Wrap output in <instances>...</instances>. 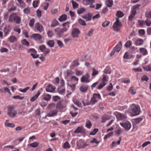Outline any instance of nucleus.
<instances>
[{
    "mask_svg": "<svg viewBox=\"0 0 151 151\" xmlns=\"http://www.w3.org/2000/svg\"><path fill=\"white\" fill-rule=\"evenodd\" d=\"M8 21L10 23H15L19 24L21 21V17L19 16L16 13L11 14L8 19Z\"/></svg>",
    "mask_w": 151,
    "mask_h": 151,
    "instance_id": "f257e3e1",
    "label": "nucleus"
},
{
    "mask_svg": "<svg viewBox=\"0 0 151 151\" xmlns=\"http://www.w3.org/2000/svg\"><path fill=\"white\" fill-rule=\"evenodd\" d=\"M131 113L132 115L135 116L139 115L140 111L139 106L136 104H132L130 106Z\"/></svg>",
    "mask_w": 151,
    "mask_h": 151,
    "instance_id": "f03ea898",
    "label": "nucleus"
},
{
    "mask_svg": "<svg viewBox=\"0 0 151 151\" xmlns=\"http://www.w3.org/2000/svg\"><path fill=\"white\" fill-rule=\"evenodd\" d=\"M68 28L66 27H64L62 29L57 27L54 29V31L57 35L59 37H61L63 36L64 32H66Z\"/></svg>",
    "mask_w": 151,
    "mask_h": 151,
    "instance_id": "7ed1b4c3",
    "label": "nucleus"
},
{
    "mask_svg": "<svg viewBox=\"0 0 151 151\" xmlns=\"http://www.w3.org/2000/svg\"><path fill=\"white\" fill-rule=\"evenodd\" d=\"M17 111L13 107H10L8 108V114L11 117L14 118L17 114Z\"/></svg>",
    "mask_w": 151,
    "mask_h": 151,
    "instance_id": "20e7f679",
    "label": "nucleus"
},
{
    "mask_svg": "<svg viewBox=\"0 0 151 151\" xmlns=\"http://www.w3.org/2000/svg\"><path fill=\"white\" fill-rule=\"evenodd\" d=\"M122 25L121 23L119 21V18H116V21L114 23L113 27L114 30L119 32L120 30V27Z\"/></svg>",
    "mask_w": 151,
    "mask_h": 151,
    "instance_id": "39448f33",
    "label": "nucleus"
},
{
    "mask_svg": "<svg viewBox=\"0 0 151 151\" xmlns=\"http://www.w3.org/2000/svg\"><path fill=\"white\" fill-rule=\"evenodd\" d=\"M120 124L127 131H129L131 127L130 123L128 121L121 122Z\"/></svg>",
    "mask_w": 151,
    "mask_h": 151,
    "instance_id": "423d86ee",
    "label": "nucleus"
},
{
    "mask_svg": "<svg viewBox=\"0 0 151 151\" xmlns=\"http://www.w3.org/2000/svg\"><path fill=\"white\" fill-rule=\"evenodd\" d=\"M80 31L78 28H74L72 31L71 35L73 38H78Z\"/></svg>",
    "mask_w": 151,
    "mask_h": 151,
    "instance_id": "0eeeda50",
    "label": "nucleus"
},
{
    "mask_svg": "<svg viewBox=\"0 0 151 151\" xmlns=\"http://www.w3.org/2000/svg\"><path fill=\"white\" fill-rule=\"evenodd\" d=\"M74 132V133H81L82 135H84L86 133V129L82 126L78 127Z\"/></svg>",
    "mask_w": 151,
    "mask_h": 151,
    "instance_id": "6e6552de",
    "label": "nucleus"
},
{
    "mask_svg": "<svg viewBox=\"0 0 151 151\" xmlns=\"http://www.w3.org/2000/svg\"><path fill=\"white\" fill-rule=\"evenodd\" d=\"M90 76L87 73L86 75L83 76L81 78V81L82 83L84 82L87 83L90 82L89 79Z\"/></svg>",
    "mask_w": 151,
    "mask_h": 151,
    "instance_id": "1a4fd4ad",
    "label": "nucleus"
},
{
    "mask_svg": "<svg viewBox=\"0 0 151 151\" xmlns=\"http://www.w3.org/2000/svg\"><path fill=\"white\" fill-rule=\"evenodd\" d=\"M35 27L37 30L40 32H42L44 30L43 26L39 22H37L35 24Z\"/></svg>",
    "mask_w": 151,
    "mask_h": 151,
    "instance_id": "9d476101",
    "label": "nucleus"
},
{
    "mask_svg": "<svg viewBox=\"0 0 151 151\" xmlns=\"http://www.w3.org/2000/svg\"><path fill=\"white\" fill-rule=\"evenodd\" d=\"M31 37L36 41H39L42 39V36L40 34L35 33L32 34Z\"/></svg>",
    "mask_w": 151,
    "mask_h": 151,
    "instance_id": "9b49d317",
    "label": "nucleus"
},
{
    "mask_svg": "<svg viewBox=\"0 0 151 151\" xmlns=\"http://www.w3.org/2000/svg\"><path fill=\"white\" fill-rule=\"evenodd\" d=\"M77 145L80 148H84L87 146L82 139H80L77 142Z\"/></svg>",
    "mask_w": 151,
    "mask_h": 151,
    "instance_id": "f8f14e48",
    "label": "nucleus"
},
{
    "mask_svg": "<svg viewBox=\"0 0 151 151\" xmlns=\"http://www.w3.org/2000/svg\"><path fill=\"white\" fill-rule=\"evenodd\" d=\"M144 42V40L140 38H138L136 40L134 43V44L136 46H139L142 45Z\"/></svg>",
    "mask_w": 151,
    "mask_h": 151,
    "instance_id": "ddd939ff",
    "label": "nucleus"
},
{
    "mask_svg": "<svg viewBox=\"0 0 151 151\" xmlns=\"http://www.w3.org/2000/svg\"><path fill=\"white\" fill-rule=\"evenodd\" d=\"M54 88L52 85L49 84L46 88V91L47 92H52L55 90Z\"/></svg>",
    "mask_w": 151,
    "mask_h": 151,
    "instance_id": "4468645a",
    "label": "nucleus"
},
{
    "mask_svg": "<svg viewBox=\"0 0 151 151\" xmlns=\"http://www.w3.org/2000/svg\"><path fill=\"white\" fill-rule=\"evenodd\" d=\"M88 86L87 85H82L80 88V91L82 92H84L86 91L88 89Z\"/></svg>",
    "mask_w": 151,
    "mask_h": 151,
    "instance_id": "2eb2a0df",
    "label": "nucleus"
},
{
    "mask_svg": "<svg viewBox=\"0 0 151 151\" xmlns=\"http://www.w3.org/2000/svg\"><path fill=\"white\" fill-rule=\"evenodd\" d=\"M9 41L11 43H14L17 41V39L14 36L12 35L9 38Z\"/></svg>",
    "mask_w": 151,
    "mask_h": 151,
    "instance_id": "dca6fc26",
    "label": "nucleus"
},
{
    "mask_svg": "<svg viewBox=\"0 0 151 151\" xmlns=\"http://www.w3.org/2000/svg\"><path fill=\"white\" fill-rule=\"evenodd\" d=\"M139 50L141 53L143 55H145L148 54V52L146 49L143 47L140 48Z\"/></svg>",
    "mask_w": 151,
    "mask_h": 151,
    "instance_id": "f3484780",
    "label": "nucleus"
},
{
    "mask_svg": "<svg viewBox=\"0 0 151 151\" xmlns=\"http://www.w3.org/2000/svg\"><path fill=\"white\" fill-rule=\"evenodd\" d=\"M41 93L40 91H38L37 94L32 97L30 98V100L32 101H34L36 100L38 97L39 96L40 94Z\"/></svg>",
    "mask_w": 151,
    "mask_h": 151,
    "instance_id": "a211bd4d",
    "label": "nucleus"
},
{
    "mask_svg": "<svg viewBox=\"0 0 151 151\" xmlns=\"http://www.w3.org/2000/svg\"><path fill=\"white\" fill-rule=\"evenodd\" d=\"M122 42L120 41L119 43L114 48L117 52H118L120 50L122 47Z\"/></svg>",
    "mask_w": 151,
    "mask_h": 151,
    "instance_id": "6ab92c4d",
    "label": "nucleus"
},
{
    "mask_svg": "<svg viewBox=\"0 0 151 151\" xmlns=\"http://www.w3.org/2000/svg\"><path fill=\"white\" fill-rule=\"evenodd\" d=\"M136 13V11L135 10H132V13L129 17V19L130 21H132L134 17V16Z\"/></svg>",
    "mask_w": 151,
    "mask_h": 151,
    "instance_id": "aec40b11",
    "label": "nucleus"
},
{
    "mask_svg": "<svg viewBox=\"0 0 151 151\" xmlns=\"http://www.w3.org/2000/svg\"><path fill=\"white\" fill-rule=\"evenodd\" d=\"M132 57V55L128 52H126L123 56V58L126 59L131 58Z\"/></svg>",
    "mask_w": 151,
    "mask_h": 151,
    "instance_id": "412c9836",
    "label": "nucleus"
},
{
    "mask_svg": "<svg viewBox=\"0 0 151 151\" xmlns=\"http://www.w3.org/2000/svg\"><path fill=\"white\" fill-rule=\"evenodd\" d=\"M5 125L6 126L12 128L14 127L15 126V125L14 123H9V120H6Z\"/></svg>",
    "mask_w": 151,
    "mask_h": 151,
    "instance_id": "4be33fe9",
    "label": "nucleus"
},
{
    "mask_svg": "<svg viewBox=\"0 0 151 151\" xmlns=\"http://www.w3.org/2000/svg\"><path fill=\"white\" fill-rule=\"evenodd\" d=\"M10 31V26L9 25L6 26L5 27L4 32L6 35H8Z\"/></svg>",
    "mask_w": 151,
    "mask_h": 151,
    "instance_id": "5701e85b",
    "label": "nucleus"
},
{
    "mask_svg": "<svg viewBox=\"0 0 151 151\" xmlns=\"http://www.w3.org/2000/svg\"><path fill=\"white\" fill-rule=\"evenodd\" d=\"M67 19V16L65 14H63L60 16L58 19L59 21L60 22H63L66 20Z\"/></svg>",
    "mask_w": 151,
    "mask_h": 151,
    "instance_id": "b1692460",
    "label": "nucleus"
},
{
    "mask_svg": "<svg viewBox=\"0 0 151 151\" xmlns=\"http://www.w3.org/2000/svg\"><path fill=\"white\" fill-rule=\"evenodd\" d=\"M113 1L112 0H107L106 2V4L108 7H111L113 5Z\"/></svg>",
    "mask_w": 151,
    "mask_h": 151,
    "instance_id": "393cba45",
    "label": "nucleus"
},
{
    "mask_svg": "<svg viewBox=\"0 0 151 151\" xmlns=\"http://www.w3.org/2000/svg\"><path fill=\"white\" fill-rule=\"evenodd\" d=\"M51 96L48 94H45L44 95V99L46 101H49L51 99Z\"/></svg>",
    "mask_w": 151,
    "mask_h": 151,
    "instance_id": "a878e982",
    "label": "nucleus"
},
{
    "mask_svg": "<svg viewBox=\"0 0 151 151\" xmlns=\"http://www.w3.org/2000/svg\"><path fill=\"white\" fill-rule=\"evenodd\" d=\"M57 113V111L56 110H55L50 112L47 114V115L50 117H52L55 115Z\"/></svg>",
    "mask_w": 151,
    "mask_h": 151,
    "instance_id": "bb28decb",
    "label": "nucleus"
},
{
    "mask_svg": "<svg viewBox=\"0 0 151 151\" xmlns=\"http://www.w3.org/2000/svg\"><path fill=\"white\" fill-rule=\"evenodd\" d=\"M101 122L103 123L105 122L106 120L109 119V116L105 115L102 116L101 117Z\"/></svg>",
    "mask_w": 151,
    "mask_h": 151,
    "instance_id": "cd10ccee",
    "label": "nucleus"
},
{
    "mask_svg": "<svg viewBox=\"0 0 151 151\" xmlns=\"http://www.w3.org/2000/svg\"><path fill=\"white\" fill-rule=\"evenodd\" d=\"M54 42L53 40H49L47 42V44L50 47L54 46Z\"/></svg>",
    "mask_w": 151,
    "mask_h": 151,
    "instance_id": "c85d7f7f",
    "label": "nucleus"
},
{
    "mask_svg": "<svg viewBox=\"0 0 151 151\" xmlns=\"http://www.w3.org/2000/svg\"><path fill=\"white\" fill-rule=\"evenodd\" d=\"M142 120V118L141 117H139L137 119H134L133 120V122L135 124H137L140 122Z\"/></svg>",
    "mask_w": 151,
    "mask_h": 151,
    "instance_id": "c756f323",
    "label": "nucleus"
},
{
    "mask_svg": "<svg viewBox=\"0 0 151 151\" xmlns=\"http://www.w3.org/2000/svg\"><path fill=\"white\" fill-rule=\"evenodd\" d=\"M63 147L64 149H69L70 147V146L68 142L66 141L63 144Z\"/></svg>",
    "mask_w": 151,
    "mask_h": 151,
    "instance_id": "7c9ffc66",
    "label": "nucleus"
},
{
    "mask_svg": "<svg viewBox=\"0 0 151 151\" xmlns=\"http://www.w3.org/2000/svg\"><path fill=\"white\" fill-rule=\"evenodd\" d=\"M94 31V29H91L89 30L86 35L88 37H91L92 36Z\"/></svg>",
    "mask_w": 151,
    "mask_h": 151,
    "instance_id": "2f4dec72",
    "label": "nucleus"
},
{
    "mask_svg": "<svg viewBox=\"0 0 151 151\" xmlns=\"http://www.w3.org/2000/svg\"><path fill=\"white\" fill-rule=\"evenodd\" d=\"M23 12L27 15L29 14L30 13V8L29 7H27L23 9Z\"/></svg>",
    "mask_w": 151,
    "mask_h": 151,
    "instance_id": "473e14b6",
    "label": "nucleus"
},
{
    "mask_svg": "<svg viewBox=\"0 0 151 151\" xmlns=\"http://www.w3.org/2000/svg\"><path fill=\"white\" fill-rule=\"evenodd\" d=\"M92 126V124L89 120L87 121L86 122L85 127L88 129H90Z\"/></svg>",
    "mask_w": 151,
    "mask_h": 151,
    "instance_id": "72a5a7b5",
    "label": "nucleus"
},
{
    "mask_svg": "<svg viewBox=\"0 0 151 151\" xmlns=\"http://www.w3.org/2000/svg\"><path fill=\"white\" fill-rule=\"evenodd\" d=\"M86 10L85 9L81 8L77 10V12L78 14H80L83 13L86 11Z\"/></svg>",
    "mask_w": 151,
    "mask_h": 151,
    "instance_id": "f704fd0d",
    "label": "nucleus"
},
{
    "mask_svg": "<svg viewBox=\"0 0 151 151\" xmlns=\"http://www.w3.org/2000/svg\"><path fill=\"white\" fill-rule=\"evenodd\" d=\"M59 24V22L56 19H54L52 22V23L51 24V26L52 27H55L58 25Z\"/></svg>",
    "mask_w": 151,
    "mask_h": 151,
    "instance_id": "c9c22d12",
    "label": "nucleus"
},
{
    "mask_svg": "<svg viewBox=\"0 0 151 151\" xmlns=\"http://www.w3.org/2000/svg\"><path fill=\"white\" fill-rule=\"evenodd\" d=\"M71 2L72 4V6L73 9H75L78 8L79 5L76 2L72 0Z\"/></svg>",
    "mask_w": 151,
    "mask_h": 151,
    "instance_id": "e433bc0d",
    "label": "nucleus"
},
{
    "mask_svg": "<svg viewBox=\"0 0 151 151\" xmlns=\"http://www.w3.org/2000/svg\"><path fill=\"white\" fill-rule=\"evenodd\" d=\"M117 117L120 120L123 119H125L126 118V117L125 116L120 113H119L118 114Z\"/></svg>",
    "mask_w": 151,
    "mask_h": 151,
    "instance_id": "4c0bfd02",
    "label": "nucleus"
},
{
    "mask_svg": "<svg viewBox=\"0 0 151 151\" xmlns=\"http://www.w3.org/2000/svg\"><path fill=\"white\" fill-rule=\"evenodd\" d=\"M132 44V42L131 41L128 40L124 45V46L128 48L131 46Z\"/></svg>",
    "mask_w": 151,
    "mask_h": 151,
    "instance_id": "58836bf2",
    "label": "nucleus"
},
{
    "mask_svg": "<svg viewBox=\"0 0 151 151\" xmlns=\"http://www.w3.org/2000/svg\"><path fill=\"white\" fill-rule=\"evenodd\" d=\"M39 145V143L38 142H35L33 143L30 144L29 145L31 147H36Z\"/></svg>",
    "mask_w": 151,
    "mask_h": 151,
    "instance_id": "ea45409f",
    "label": "nucleus"
},
{
    "mask_svg": "<svg viewBox=\"0 0 151 151\" xmlns=\"http://www.w3.org/2000/svg\"><path fill=\"white\" fill-rule=\"evenodd\" d=\"M143 69L145 71H151V67L149 65H147L145 67H143Z\"/></svg>",
    "mask_w": 151,
    "mask_h": 151,
    "instance_id": "a19ab883",
    "label": "nucleus"
},
{
    "mask_svg": "<svg viewBox=\"0 0 151 151\" xmlns=\"http://www.w3.org/2000/svg\"><path fill=\"white\" fill-rule=\"evenodd\" d=\"M22 44L27 46H29V42L27 41L26 39H24L22 41Z\"/></svg>",
    "mask_w": 151,
    "mask_h": 151,
    "instance_id": "79ce46f5",
    "label": "nucleus"
},
{
    "mask_svg": "<svg viewBox=\"0 0 151 151\" xmlns=\"http://www.w3.org/2000/svg\"><path fill=\"white\" fill-rule=\"evenodd\" d=\"M35 20L34 19L32 18L30 20L29 23V25L30 27H33Z\"/></svg>",
    "mask_w": 151,
    "mask_h": 151,
    "instance_id": "37998d69",
    "label": "nucleus"
},
{
    "mask_svg": "<svg viewBox=\"0 0 151 151\" xmlns=\"http://www.w3.org/2000/svg\"><path fill=\"white\" fill-rule=\"evenodd\" d=\"M99 131V129H95L93 130L89 133V135H95Z\"/></svg>",
    "mask_w": 151,
    "mask_h": 151,
    "instance_id": "c03bdc74",
    "label": "nucleus"
},
{
    "mask_svg": "<svg viewBox=\"0 0 151 151\" xmlns=\"http://www.w3.org/2000/svg\"><path fill=\"white\" fill-rule=\"evenodd\" d=\"M106 84L105 83L102 82L99 85L98 87V89L99 90L101 89Z\"/></svg>",
    "mask_w": 151,
    "mask_h": 151,
    "instance_id": "a18cd8bd",
    "label": "nucleus"
},
{
    "mask_svg": "<svg viewBox=\"0 0 151 151\" xmlns=\"http://www.w3.org/2000/svg\"><path fill=\"white\" fill-rule=\"evenodd\" d=\"M52 99L54 101L57 102L60 100V98L58 96H55L52 97Z\"/></svg>",
    "mask_w": 151,
    "mask_h": 151,
    "instance_id": "49530a36",
    "label": "nucleus"
},
{
    "mask_svg": "<svg viewBox=\"0 0 151 151\" xmlns=\"http://www.w3.org/2000/svg\"><path fill=\"white\" fill-rule=\"evenodd\" d=\"M39 1H33L32 5L34 8H36L38 6V4L39 3Z\"/></svg>",
    "mask_w": 151,
    "mask_h": 151,
    "instance_id": "de8ad7c7",
    "label": "nucleus"
},
{
    "mask_svg": "<svg viewBox=\"0 0 151 151\" xmlns=\"http://www.w3.org/2000/svg\"><path fill=\"white\" fill-rule=\"evenodd\" d=\"M50 50L49 49L47 48L46 47H45V49L44 50V51H43L42 52L45 55H46L50 52Z\"/></svg>",
    "mask_w": 151,
    "mask_h": 151,
    "instance_id": "09e8293b",
    "label": "nucleus"
},
{
    "mask_svg": "<svg viewBox=\"0 0 151 151\" xmlns=\"http://www.w3.org/2000/svg\"><path fill=\"white\" fill-rule=\"evenodd\" d=\"M78 22L79 23L82 25L85 26L86 25V24L85 21L81 19H78Z\"/></svg>",
    "mask_w": 151,
    "mask_h": 151,
    "instance_id": "8fccbe9b",
    "label": "nucleus"
},
{
    "mask_svg": "<svg viewBox=\"0 0 151 151\" xmlns=\"http://www.w3.org/2000/svg\"><path fill=\"white\" fill-rule=\"evenodd\" d=\"M100 142V141H98L96 138H93V139L90 142L91 143H95L98 144Z\"/></svg>",
    "mask_w": 151,
    "mask_h": 151,
    "instance_id": "3c124183",
    "label": "nucleus"
},
{
    "mask_svg": "<svg viewBox=\"0 0 151 151\" xmlns=\"http://www.w3.org/2000/svg\"><path fill=\"white\" fill-rule=\"evenodd\" d=\"M65 91V89L64 88H59L58 89V93L61 94H63Z\"/></svg>",
    "mask_w": 151,
    "mask_h": 151,
    "instance_id": "603ef678",
    "label": "nucleus"
},
{
    "mask_svg": "<svg viewBox=\"0 0 151 151\" xmlns=\"http://www.w3.org/2000/svg\"><path fill=\"white\" fill-rule=\"evenodd\" d=\"M110 23V22L108 21H106L104 22L102 24V25L104 27H106L109 25Z\"/></svg>",
    "mask_w": 151,
    "mask_h": 151,
    "instance_id": "864d4df0",
    "label": "nucleus"
},
{
    "mask_svg": "<svg viewBox=\"0 0 151 151\" xmlns=\"http://www.w3.org/2000/svg\"><path fill=\"white\" fill-rule=\"evenodd\" d=\"M145 17L149 19H151V11L147 12L145 13Z\"/></svg>",
    "mask_w": 151,
    "mask_h": 151,
    "instance_id": "5fc2aeb1",
    "label": "nucleus"
},
{
    "mask_svg": "<svg viewBox=\"0 0 151 151\" xmlns=\"http://www.w3.org/2000/svg\"><path fill=\"white\" fill-rule=\"evenodd\" d=\"M47 34L48 37H52L54 35L53 32L52 30H49L47 32Z\"/></svg>",
    "mask_w": 151,
    "mask_h": 151,
    "instance_id": "6e6d98bb",
    "label": "nucleus"
},
{
    "mask_svg": "<svg viewBox=\"0 0 151 151\" xmlns=\"http://www.w3.org/2000/svg\"><path fill=\"white\" fill-rule=\"evenodd\" d=\"M93 96L96 99L101 98V96L100 94H99L94 93L93 95Z\"/></svg>",
    "mask_w": 151,
    "mask_h": 151,
    "instance_id": "4d7b16f0",
    "label": "nucleus"
},
{
    "mask_svg": "<svg viewBox=\"0 0 151 151\" xmlns=\"http://www.w3.org/2000/svg\"><path fill=\"white\" fill-rule=\"evenodd\" d=\"M116 15L119 17H122L124 16V15L121 11H119L117 12Z\"/></svg>",
    "mask_w": 151,
    "mask_h": 151,
    "instance_id": "13d9d810",
    "label": "nucleus"
},
{
    "mask_svg": "<svg viewBox=\"0 0 151 151\" xmlns=\"http://www.w3.org/2000/svg\"><path fill=\"white\" fill-rule=\"evenodd\" d=\"M93 72L92 75L93 76H95V75H97L99 73V72L95 68H93Z\"/></svg>",
    "mask_w": 151,
    "mask_h": 151,
    "instance_id": "bf43d9fd",
    "label": "nucleus"
},
{
    "mask_svg": "<svg viewBox=\"0 0 151 151\" xmlns=\"http://www.w3.org/2000/svg\"><path fill=\"white\" fill-rule=\"evenodd\" d=\"M70 79L72 81H76L77 83H78V78H77L74 76H71Z\"/></svg>",
    "mask_w": 151,
    "mask_h": 151,
    "instance_id": "052dcab7",
    "label": "nucleus"
},
{
    "mask_svg": "<svg viewBox=\"0 0 151 151\" xmlns=\"http://www.w3.org/2000/svg\"><path fill=\"white\" fill-rule=\"evenodd\" d=\"M129 91L133 95L134 94L136 93V92L134 90V88L133 87H131L130 88Z\"/></svg>",
    "mask_w": 151,
    "mask_h": 151,
    "instance_id": "680f3d73",
    "label": "nucleus"
},
{
    "mask_svg": "<svg viewBox=\"0 0 151 151\" xmlns=\"http://www.w3.org/2000/svg\"><path fill=\"white\" fill-rule=\"evenodd\" d=\"M146 24L148 26H150L151 24V21L149 19H147L145 21Z\"/></svg>",
    "mask_w": 151,
    "mask_h": 151,
    "instance_id": "e2e57ef3",
    "label": "nucleus"
},
{
    "mask_svg": "<svg viewBox=\"0 0 151 151\" xmlns=\"http://www.w3.org/2000/svg\"><path fill=\"white\" fill-rule=\"evenodd\" d=\"M17 9V7L15 6H12L10 8L8 9L9 12H11Z\"/></svg>",
    "mask_w": 151,
    "mask_h": 151,
    "instance_id": "0e129e2a",
    "label": "nucleus"
},
{
    "mask_svg": "<svg viewBox=\"0 0 151 151\" xmlns=\"http://www.w3.org/2000/svg\"><path fill=\"white\" fill-rule=\"evenodd\" d=\"M141 80L142 81H147L149 80V78L146 75H144L141 78Z\"/></svg>",
    "mask_w": 151,
    "mask_h": 151,
    "instance_id": "69168bd1",
    "label": "nucleus"
},
{
    "mask_svg": "<svg viewBox=\"0 0 151 151\" xmlns=\"http://www.w3.org/2000/svg\"><path fill=\"white\" fill-rule=\"evenodd\" d=\"M56 42L60 47H61L63 46L64 45L63 43L60 40H56Z\"/></svg>",
    "mask_w": 151,
    "mask_h": 151,
    "instance_id": "338daca9",
    "label": "nucleus"
},
{
    "mask_svg": "<svg viewBox=\"0 0 151 151\" xmlns=\"http://www.w3.org/2000/svg\"><path fill=\"white\" fill-rule=\"evenodd\" d=\"M46 46L44 45H41L39 46V50L42 52L44 51V50L45 49Z\"/></svg>",
    "mask_w": 151,
    "mask_h": 151,
    "instance_id": "774afa93",
    "label": "nucleus"
}]
</instances>
